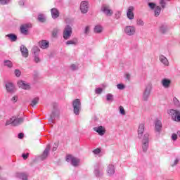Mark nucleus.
Listing matches in <instances>:
<instances>
[{"label":"nucleus","instance_id":"nucleus-34","mask_svg":"<svg viewBox=\"0 0 180 180\" xmlns=\"http://www.w3.org/2000/svg\"><path fill=\"white\" fill-rule=\"evenodd\" d=\"M58 33V29H54L52 32V36L53 37H57V34Z\"/></svg>","mask_w":180,"mask_h":180},{"label":"nucleus","instance_id":"nucleus-50","mask_svg":"<svg viewBox=\"0 0 180 180\" xmlns=\"http://www.w3.org/2000/svg\"><path fill=\"white\" fill-rule=\"evenodd\" d=\"M120 15H122V13L120 11H117L115 14V16L117 18V19H119V18H120Z\"/></svg>","mask_w":180,"mask_h":180},{"label":"nucleus","instance_id":"nucleus-2","mask_svg":"<svg viewBox=\"0 0 180 180\" xmlns=\"http://www.w3.org/2000/svg\"><path fill=\"white\" fill-rule=\"evenodd\" d=\"M73 112L75 115H79L81 110V100L77 98L72 103Z\"/></svg>","mask_w":180,"mask_h":180},{"label":"nucleus","instance_id":"nucleus-36","mask_svg":"<svg viewBox=\"0 0 180 180\" xmlns=\"http://www.w3.org/2000/svg\"><path fill=\"white\" fill-rule=\"evenodd\" d=\"M20 176L21 179H22V180H27V175H26V174H25V173H21L20 174Z\"/></svg>","mask_w":180,"mask_h":180},{"label":"nucleus","instance_id":"nucleus-52","mask_svg":"<svg viewBox=\"0 0 180 180\" xmlns=\"http://www.w3.org/2000/svg\"><path fill=\"white\" fill-rule=\"evenodd\" d=\"M71 69L73 70V71H75V70H77V65L75 64H72L71 65Z\"/></svg>","mask_w":180,"mask_h":180},{"label":"nucleus","instance_id":"nucleus-23","mask_svg":"<svg viewBox=\"0 0 180 180\" xmlns=\"http://www.w3.org/2000/svg\"><path fill=\"white\" fill-rule=\"evenodd\" d=\"M6 37H8L11 41H16V40H18V37L15 35V34H8Z\"/></svg>","mask_w":180,"mask_h":180},{"label":"nucleus","instance_id":"nucleus-29","mask_svg":"<svg viewBox=\"0 0 180 180\" xmlns=\"http://www.w3.org/2000/svg\"><path fill=\"white\" fill-rule=\"evenodd\" d=\"M4 65H6V67H8V68H12L13 67L12 62L9 60H4Z\"/></svg>","mask_w":180,"mask_h":180},{"label":"nucleus","instance_id":"nucleus-51","mask_svg":"<svg viewBox=\"0 0 180 180\" xmlns=\"http://www.w3.org/2000/svg\"><path fill=\"white\" fill-rule=\"evenodd\" d=\"M96 94H102V89H101V88L96 89Z\"/></svg>","mask_w":180,"mask_h":180},{"label":"nucleus","instance_id":"nucleus-1","mask_svg":"<svg viewBox=\"0 0 180 180\" xmlns=\"http://www.w3.org/2000/svg\"><path fill=\"white\" fill-rule=\"evenodd\" d=\"M22 122L23 118L13 117L6 122V126H9V124H12V126H19V124H22Z\"/></svg>","mask_w":180,"mask_h":180},{"label":"nucleus","instance_id":"nucleus-35","mask_svg":"<svg viewBox=\"0 0 180 180\" xmlns=\"http://www.w3.org/2000/svg\"><path fill=\"white\" fill-rule=\"evenodd\" d=\"M32 51L34 54H37V53L40 52V49L37 46H35L32 49Z\"/></svg>","mask_w":180,"mask_h":180},{"label":"nucleus","instance_id":"nucleus-20","mask_svg":"<svg viewBox=\"0 0 180 180\" xmlns=\"http://www.w3.org/2000/svg\"><path fill=\"white\" fill-rule=\"evenodd\" d=\"M107 172L109 176L113 175L115 174V166L113 165H110L108 167Z\"/></svg>","mask_w":180,"mask_h":180},{"label":"nucleus","instance_id":"nucleus-59","mask_svg":"<svg viewBox=\"0 0 180 180\" xmlns=\"http://www.w3.org/2000/svg\"><path fill=\"white\" fill-rule=\"evenodd\" d=\"M127 79H128V80H129V79H130V75L127 74Z\"/></svg>","mask_w":180,"mask_h":180},{"label":"nucleus","instance_id":"nucleus-45","mask_svg":"<svg viewBox=\"0 0 180 180\" xmlns=\"http://www.w3.org/2000/svg\"><path fill=\"white\" fill-rule=\"evenodd\" d=\"M178 139V135L176 134H173L172 136V140H174L175 141V140H176Z\"/></svg>","mask_w":180,"mask_h":180},{"label":"nucleus","instance_id":"nucleus-40","mask_svg":"<svg viewBox=\"0 0 180 180\" xmlns=\"http://www.w3.org/2000/svg\"><path fill=\"white\" fill-rule=\"evenodd\" d=\"M22 72H20V70L16 69L15 70V77H20L21 75Z\"/></svg>","mask_w":180,"mask_h":180},{"label":"nucleus","instance_id":"nucleus-5","mask_svg":"<svg viewBox=\"0 0 180 180\" xmlns=\"http://www.w3.org/2000/svg\"><path fill=\"white\" fill-rule=\"evenodd\" d=\"M150 135L148 134H145L142 141V150L143 153H147V150H148V137Z\"/></svg>","mask_w":180,"mask_h":180},{"label":"nucleus","instance_id":"nucleus-17","mask_svg":"<svg viewBox=\"0 0 180 180\" xmlns=\"http://www.w3.org/2000/svg\"><path fill=\"white\" fill-rule=\"evenodd\" d=\"M52 18L53 19H57L60 16V13L58 12V10L57 8H52L51 10Z\"/></svg>","mask_w":180,"mask_h":180},{"label":"nucleus","instance_id":"nucleus-26","mask_svg":"<svg viewBox=\"0 0 180 180\" xmlns=\"http://www.w3.org/2000/svg\"><path fill=\"white\" fill-rule=\"evenodd\" d=\"M78 164H79V159H77V158L72 159V165H73V167H78Z\"/></svg>","mask_w":180,"mask_h":180},{"label":"nucleus","instance_id":"nucleus-56","mask_svg":"<svg viewBox=\"0 0 180 180\" xmlns=\"http://www.w3.org/2000/svg\"><path fill=\"white\" fill-rule=\"evenodd\" d=\"M178 162H179V160L178 159H176V160H174V164L172 165V167H174V165H176V164H178Z\"/></svg>","mask_w":180,"mask_h":180},{"label":"nucleus","instance_id":"nucleus-9","mask_svg":"<svg viewBox=\"0 0 180 180\" xmlns=\"http://www.w3.org/2000/svg\"><path fill=\"white\" fill-rule=\"evenodd\" d=\"M89 8L88 1H82L80 4V11L82 13H86Z\"/></svg>","mask_w":180,"mask_h":180},{"label":"nucleus","instance_id":"nucleus-32","mask_svg":"<svg viewBox=\"0 0 180 180\" xmlns=\"http://www.w3.org/2000/svg\"><path fill=\"white\" fill-rule=\"evenodd\" d=\"M74 158H75L74 156H72V155H66V161H67V162H70V161L72 162Z\"/></svg>","mask_w":180,"mask_h":180},{"label":"nucleus","instance_id":"nucleus-30","mask_svg":"<svg viewBox=\"0 0 180 180\" xmlns=\"http://www.w3.org/2000/svg\"><path fill=\"white\" fill-rule=\"evenodd\" d=\"M38 20L43 23L44 22H46V18H44V15H43L42 14H39L38 15Z\"/></svg>","mask_w":180,"mask_h":180},{"label":"nucleus","instance_id":"nucleus-46","mask_svg":"<svg viewBox=\"0 0 180 180\" xmlns=\"http://www.w3.org/2000/svg\"><path fill=\"white\" fill-rule=\"evenodd\" d=\"M22 157L23 160H27V158H29V153H27V154L23 153L22 155Z\"/></svg>","mask_w":180,"mask_h":180},{"label":"nucleus","instance_id":"nucleus-55","mask_svg":"<svg viewBox=\"0 0 180 180\" xmlns=\"http://www.w3.org/2000/svg\"><path fill=\"white\" fill-rule=\"evenodd\" d=\"M34 61H35V63H40V58H39V57L36 56L34 58Z\"/></svg>","mask_w":180,"mask_h":180},{"label":"nucleus","instance_id":"nucleus-33","mask_svg":"<svg viewBox=\"0 0 180 180\" xmlns=\"http://www.w3.org/2000/svg\"><path fill=\"white\" fill-rule=\"evenodd\" d=\"M173 102H174V105H175L176 106H178V107L180 106L179 100H178V98H176V97H174V98H173Z\"/></svg>","mask_w":180,"mask_h":180},{"label":"nucleus","instance_id":"nucleus-37","mask_svg":"<svg viewBox=\"0 0 180 180\" xmlns=\"http://www.w3.org/2000/svg\"><path fill=\"white\" fill-rule=\"evenodd\" d=\"M136 25L138 26H144V22L142 20H137Z\"/></svg>","mask_w":180,"mask_h":180},{"label":"nucleus","instance_id":"nucleus-42","mask_svg":"<svg viewBox=\"0 0 180 180\" xmlns=\"http://www.w3.org/2000/svg\"><path fill=\"white\" fill-rule=\"evenodd\" d=\"M107 101H113V95L109 94L107 95Z\"/></svg>","mask_w":180,"mask_h":180},{"label":"nucleus","instance_id":"nucleus-13","mask_svg":"<svg viewBox=\"0 0 180 180\" xmlns=\"http://www.w3.org/2000/svg\"><path fill=\"white\" fill-rule=\"evenodd\" d=\"M20 51L22 53V57H25V58L29 57V51L27 50V48H26V46L22 45L20 46Z\"/></svg>","mask_w":180,"mask_h":180},{"label":"nucleus","instance_id":"nucleus-28","mask_svg":"<svg viewBox=\"0 0 180 180\" xmlns=\"http://www.w3.org/2000/svg\"><path fill=\"white\" fill-rule=\"evenodd\" d=\"M77 43H78V40L77 39H73L72 40L67 41L66 44H68V46L70 44L75 45Z\"/></svg>","mask_w":180,"mask_h":180},{"label":"nucleus","instance_id":"nucleus-39","mask_svg":"<svg viewBox=\"0 0 180 180\" xmlns=\"http://www.w3.org/2000/svg\"><path fill=\"white\" fill-rule=\"evenodd\" d=\"M148 5L149 8H150V9H154L157 7V6H155V3H148Z\"/></svg>","mask_w":180,"mask_h":180},{"label":"nucleus","instance_id":"nucleus-22","mask_svg":"<svg viewBox=\"0 0 180 180\" xmlns=\"http://www.w3.org/2000/svg\"><path fill=\"white\" fill-rule=\"evenodd\" d=\"M162 127V124L161 123V121L157 120L155 122V130H156V131H161Z\"/></svg>","mask_w":180,"mask_h":180},{"label":"nucleus","instance_id":"nucleus-49","mask_svg":"<svg viewBox=\"0 0 180 180\" xmlns=\"http://www.w3.org/2000/svg\"><path fill=\"white\" fill-rule=\"evenodd\" d=\"M93 153H95V154H99L101 153V149L96 148V149L93 150Z\"/></svg>","mask_w":180,"mask_h":180},{"label":"nucleus","instance_id":"nucleus-14","mask_svg":"<svg viewBox=\"0 0 180 180\" xmlns=\"http://www.w3.org/2000/svg\"><path fill=\"white\" fill-rule=\"evenodd\" d=\"M18 85L19 88H21L22 89H30V86H29V84H26V83H25V82H23V81L18 82Z\"/></svg>","mask_w":180,"mask_h":180},{"label":"nucleus","instance_id":"nucleus-43","mask_svg":"<svg viewBox=\"0 0 180 180\" xmlns=\"http://www.w3.org/2000/svg\"><path fill=\"white\" fill-rule=\"evenodd\" d=\"M117 88H118V89H124V85L122 84H118L117 85Z\"/></svg>","mask_w":180,"mask_h":180},{"label":"nucleus","instance_id":"nucleus-38","mask_svg":"<svg viewBox=\"0 0 180 180\" xmlns=\"http://www.w3.org/2000/svg\"><path fill=\"white\" fill-rule=\"evenodd\" d=\"M120 112L121 115H126V111H124V108L122 105L120 106Z\"/></svg>","mask_w":180,"mask_h":180},{"label":"nucleus","instance_id":"nucleus-57","mask_svg":"<svg viewBox=\"0 0 180 180\" xmlns=\"http://www.w3.org/2000/svg\"><path fill=\"white\" fill-rule=\"evenodd\" d=\"M58 146L55 144V146L53 147L52 151H56L57 150Z\"/></svg>","mask_w":180,"mask_h":180},{"label":"nucleus","instance_id":"nucleus-16","mask_svg":"<svg viewBox=\"0 0 180 180\" xmlns=\"http://www.w3.org/2000/svg\"><path fill=\"white\" fill-rule=\"evenodd\" d=\"M143 133H144V124H141L138 128V136L139 139H141Z\"/></svg>","mask_w":180,"mask_h":180},{"label":"nucleus","instance_id":"nucleus-21","mask_svg":"<svg viewBox=\"0 0 180 180\" xmlns=\"http://www.w3.org/2000/svg\"><path fill=\"white\" fill-rule=\"evenodd\" d=\"M160 60L161 61V63H162V64H164V65H167V66L169 65V62H168V59H167L165 56H160Z\"/></svg>","mask_w":180,"mask_h":180},{"label":"nucleus","instance_id":"nucleus-4","mask_svg":"<svg viewBox=\"0 0 180 180\" xmlns=\"http://www.w3.org/2000/svg\"><path fill=\"white\" fill-rule=\"evenodd\" d=\"M71 34H72V27L70 25H67L63 30V39L68 40V39L71 37Z\"/></svg>","mask_w":180,"mask_h":180},{"label":"nucleus","instance_id":"nucleus-15","mask_svg":"<svg viewBox=\"0 0 180 180\" xmlns=\"http://www.w3.org/2000/svg\"><path fill=\"white\" fill-rule=\"evenodd\" d=\"M49 46H50V44L46 40L39 41V47H41V49H49Z\"/></svg>","mask_w":180,"mask_h":180},{"label":"nucleus","instance_id":"nucleus-8","mask_svg":"<svg viewBox=\"0 0 180 180\" xmlns=\"http://www.w3.org/2000/svg\"><path fill=\"white\" fill-rule=\"evenodd\" d=\"M134 6H129L128 8L127 12V17L129 20H133L134 19Z\"/></svg>","mask_w":180,"mask_h":180},{"label":"nucleus","instance_id":"nucleus-19","mask_svg":"<svg viewBox=\"0 0 180 180\" xmlns=\"http://www.w3.org/2000/svg\"><path fill=\"white\" fill-rule=\"evenodd\" d=\"M6 88L8 92H13L15 91V86L12 83H7L6 84Z\"/></svg>","mask_w":180,"mask_h":180},{"label":"nucleus","instance_id":"nucleus-18","mask_svg":"<svg viewBox=\"0 0 180 180\" xmlns=\"http://www.w3.org/2000/svg\"><path fill=\"white\" fill-rule=\"evenodd\" d=\"M162 84L164 88H169V85H171V80L168 79H163L162 80Z\"/></svg>","mask_w":180,"mask_h":180},{"label":"nucleus","instance_id":"nucleus-44","mask_svg":"<svg viewBox=\"0 0 180 180\" xmlns=\"http://www.w3.org/2000/svg\"><path fill=\"white\" fill-rule=\"evenodd\" d=\"M160 32H162V33H165V32H167V27L162 26L160 28Z\"/></svg>","mask_w":180,"mask_h":180},{"label":"nucleus","instance_id":"nucleus-7","mask_svg":"<svg viewBox=\"0 0 180 180\" xmlns=\"http://www.w3.org/2000/svg\"><path fill=\"white\" fill-rule=\"evenodd\" d=\"M124 33L128 36H133L136 33V28L134 26H127L124 28Z\"/></svg>","mask_w":180,"mask_h":180},{"label":"nucleus","instance_id":"nucleus-58","mask_svg":"<svg viewBox=\"0 0 180 180\" xmlns=\"http://www.w3.org/2000/svg\"><path fill=\"white\" fill-rule=\"evenodd\" d=\"M54 117V115L52 114L51 115V120H49V122H51V120H53V118Z\"/></svg>","mask_w":180,"mask_h":180},{"label":"nucleus","instance_id":"nucleus-41","mask_svg":"<svg viewBox=\"0 0 180 180\" xmlns=\"http://www.w3.org/2000/svg\"><path fill=\"white\" fill-rule=\"evenodd\" d=\"M9 2V0H0V5H6Z\"/></svg>","mask_w":180,"mask_h":180},{"label":"nucleus","instance_id":"nucleus-47","mask_svg":"<svg viewBox=\"0 0 180 180\" xmlns=\"http://www.w3.org/2000/svg\"><path fill=\"white\" fill-rule=\"evenodd\" d=\"M12 102H13L14 103H15V102H18V96H14L12 98H11Z\"/></svg>","mask_w":180,"mask_h":180},{"label":"nucleus","instance_id":"nucleus-11","mask_svg":"<svg viewBox=\"0 0 180 180\" xmlns=\"http://www.w3.org/2000/svg\"><path fill=\"white\" fill-rule=\"evenodd\" d=\"M29 27H30V25L29 24H25L20 26V31L22 34H27L29 32Z\"/></svg>","mask_w":180,"mask_h":180},{"label":"nucleus","instance_id":"nucleus-53","mask_svg":"<svg viewBox=\"0 0 180 180\" xmlns=\"http://www.w3.org/2000/svg\"><path fill=\"white\" fill-rule=\"evenodd\" d=\"M84 33L86 34H88V33H89V27L88 26L86 27L85 30H84Z\"/></svg>","mask_w":180,"mask_h":180},{"label":"nucleus","instance_id":"nucleus-3","mask_svg":"<svg viewBox=\"0 0 180 180\" xmlns=\"http://www.w3.org/2000/svg\"><path fill=\"white\" fill-rule=\"evenodd\" d=\"M169 115L174 122H180V110H170Z\"/></svg>","mask_w":180,"mask_h":180},{"label":"nucleus","instance_id":"nucleus-6","mask_svg":"<svg viewBox=\"0 0 180 180\" xmlns=\"http://www.w3.org/2000/svg\"><path fill=\"white\" fill-rule=\"evenodd\" d=\"M101 12H103V13H105V15L107 16H112V15H113V11H112L110 7L106 4H103L101 6Z\"/></svg>","mask_w":180,"mask_h":180},{"label":"nucleus","instance_id":"nucleus-10","mask_svg":"<svg viewBox=\"0 0 180 180\" xmlns=\"http://www.w3.org/2000/svg\"><path fill=\"white\" fill-rule=\"evenodd\" d=\"M93 130L96 131L99 136H103L106 133V129L103 126L94 127Z\"/></svg>","mask_w":180,"mask_h":180},{"label":"nucleus","instance_id":"nucleus-27","mask_svg":"<svg viewBox=\"0 0 180 180\" xmlns=\"http://www.w3.org/2000/svg\"><path fill=\"white\" fill-rule=\"evenodd\" d=\"M148 95H150V89H146L145 92L143 94V99L144 101H147V98H148Z\"/></svg>","mask_w":180,"mask_h":180},{"label":"nucleus","instance_id":"nucleus-48","mask_svg":"<svg viewBox=\"0 0 180 180\" xmlns=\"http://www.w3.org/2000/svg\"><path fill=\"white\" fill-rule=\"evenodd\" d=\"M160 5H161L162 8H165V5H166L165 1L164 0H161Z\"/></svg>","mask_w":180,"mask_h":180},{"label":"nucleus","instance_id":"nucleus-31","mask_svg":"<svg viewBox=\"0 0 180 180\" xmlns=\"http://www.w3.org/2000/svg\"><path fill=\"white\" fill-rule=\"evenodd\" d=\"M37 103H39V98H35L32 101L31 106H36Z\"/></svg>","mask_w":180,"mask_h":180},{"label":"nucleus","instance_id":"nucleus-54","mask_svg":"<svg viewBox=\"0 0 180 180\" xmlns=\"http://www.w3.org/2000/svg\"><path fill=\"white\" fill-rule=\"evenodd\" d=\"M23 137H25V134H23V133H20L18 134V139H23Z\"/></svg>","mask_w":180,"mask_h":180},{"label":"nucleus","instance_id":"nucleus-25","mask_svg":"<svg viewBox=\"0 0 180 180\" xmlns=\"http://www.w3.org/2000/svg\"><path fill=\"white\" fill-rule=\"evenodd\" d=\"M154 13H155V16L156 17L160 16V13H161V7L157 6L155 8Z\"/></svg>","mask_w":180,"mask_h":180},{"label":"nucleus","instance_id":"nucleus-12","mask_svg":"<svg viewBox=\"0 0 180 180\" xmlns=\"http://www.w3.org/2000/svg\"><path fill=\"white\" fill-rule=\"evenodd\" d=\"M50 148H51V147L50 146L49 144H48L43 154L41 155V160H46V158H47V157L49 156V153H50Z\"/></svg>","mask_w":180,"mask_h":180},{"label":"nucleus","instance_id":"nucleus-24","mask_svg":"<svg viewBox=\"0 0 180 180\" xmlns=\"http://www.w3.org/2000/svg\"><path fill=\"white\" fill-rule=\"evenodd\" d=\"M103 27L101 25H96L94 27V33H102Z\"/></svg>","mask_w":180,"mask_h":180}]
</instances>
